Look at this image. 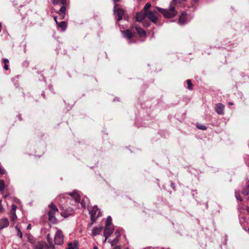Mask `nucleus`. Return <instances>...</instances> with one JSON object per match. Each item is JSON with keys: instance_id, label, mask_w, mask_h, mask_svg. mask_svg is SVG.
I'll return each mask as SVG.
<instances>
[{"instance_id": "nucleus-1", "label": "nucleus", "mask_w": 249, "mask_h": 249, "mask_svg": "<svg viewBox=\"0 0 249 249\" xmlns=\"http://www.w3.org/2000/svg\"><path fill=\"white\" fill-rule=\"evenodd\" d=\"M156 8L160 12L162 13L166 18H173L176 16L177 13L173 6H170L169 10L160 7H157Z\"/></svg>"}, {"instance_id": "nucleus-2", "label": "nucleus", "mask_w": 249, "mask_h": 249, "mask_svg": "<svg viewBox=\"0 0 249 249\" xmlns=\"http://www.w3.org/2000/svg\"><path fill=\"white\" fill-rule=\"evenodd\" d=\"M52 1L54 5H63L58 12V13L61 16V18H63L66 10L65 4L66 3L67 0H52Z\"/></svg>"}, {"instance_id": "nucleus-3", "label": "nucleus", "mask_w": 249, "mask_h": 249, "mask_svg": "<svg viewBox=\"0 0 249 249\" xmlns=\"http://www.w3.org/2000/svg\"><path fill=\"white\" fill-rule=\"evenodd\" d=\"M50 211L48 212L49 220L54 223L56 221L54 215L56 212H58V209L56 206L53 204H51L49 205Z\"/></svg>"}, {"instance_id": "nucleus-4", "label": "nucleus", "mask_w": 249, "mask_h": 249, "mask_svg": "<svg viewBox=\"0 0 249 249\" xmlns=\"http://www.w3.org/2000/svg\"><path fill=\"white\" fill-rule=\"evenodd\" d=\"M54 243L56 245H61L64 241L63 235L60 230H57L54 238Z\"/></svg>"}, {"instance_id": "nucleus-5", "label": "nucleus", "mask_w": 249, "mask_h": 249, "mask_svg": "<svg viewBox=\"0 0 249 249\" xmlns=\"http://www.w3.org/2000/svg\"><path fill=\"white\" fill-rule=\"evenodd\" d=\"M89 213L90 214L91 220L93 222H94L97 218L101 215L100 211L96 206H94L89 211Z\"/></svg>"}, {"instance_id": "nucleus-6", "label": "nucleus", "mask_w": 249, "mask_h": 249, "mask_svg": "<svg viewBox=\"0 0 249 249\" xmlns=\"http://www.w3.org/2000/svg\"><path fill=\"white\" fill-rule=\"evenodd\" d=\"M73 213V210L71 208H65L64 207H62V211L61 214L64 217H68L69 215L72 214Z\"/></svg>"}, {"instance_id": "nucleus-7", "label": "nucleus", "mask_w": 249, "mask_h": 249, "mask_svg": "<svg viewBox=\"0 0 249 249\" xmlns=\"http://www.w3.org/2000/svg\"><path fill=\"white\" fill-rule=\"evenodd\" d=\"M225 106L221 103H218L216 104L215 107V110L216 112L219 115L224 114V109Z\"/></svg>"}, {"instance_id": "nucleus-8", "label": "nucleus", "mask_w": 249, "mask_h": 249, "mask_svg": "<svg viewBox=\"0 0 249 249\" xmlns=\"http://www.w3.org/2000/svg\"><path fill=\"white\" fill-rule=\"evenodd\" d=\"M146 15L147 18L152 22H154V23L157 22L158 18L156 16L154 15L152 12L150 11L146 12Z\"/></svg>"}, {"instance_id": "nucleus-9", "label": "nucleus", "mask_w": 249, "mask_h": 249, "mask_svg": "<svg viewBox=\"0 0 249 249\" xmlns=\"http://www.w3.org/2000/svg\"><path fill=\"white\" fill-rule=\"evenodd\" d=\"M133 26L140 37H142L145 36V31L141 28L138 25L135 24Z\"/></svg>"}, {"instance_id": "nucleus-10", "label": "nucleus", "mask_w": 249, "mask_h": 249, "mask_svg": "<svg viewBox=\"0 0 249 249\" xmlns=\"http://www.w3.org/2000/svg\"><path fill=\"white\" fill-rule=\"evenodd\" d=\"M146 16V12L145 13L143 12L138 13L136 14V20L138 22H142Z\"/></svg>"}, {"instance_id": "nucleus-11", "label": "nucleus", "mask_w": 249, "mask_h": 249, "mask_svg": "<svg viewBox=\"0 0 249 249\" xmlns=\"http://www.w3.org/2000/svg\"><path fill=\"white\" fill-rule=\"evenodd\" d=\"M9 225L8 220L6 218H2L0 220V229H2L7 227Z\"/></svg>"}, {"instance_id": "nucleus-12", "label": "nucleus", "mask_w": 249, "mask_h": 249, "mask_svg": "<svg viewBox=\"0 0 249 249\" xmlns=\"http://www.w3.org/2000/svg\"><path fill=\"white\" fill-rule=\"evenodd\" d=\"M69 195L73 198L75 202H80V196L77 192L74 191L71 193H69Z\"/></svg>"}, {"instance_id": "nucleus-13", "label": "nucleus", "mask_w": 249, "mask_h": 249, "mask_svg": "<svg viewBox=\"0 0 249 249\" xmlns=\"http://www.w3.org/2000/svg\"><path fill=\"white\" fill-rule=\"evenodd\" d=\"M102 228H103L101 226L94 228L92 230V232H91V235L92 236H95L98 234H99L100 233L101 231H102Z\"/></svg>"}, {"instance_id": "nucleus-14", "label": "nucleus", "mask_w": 249, "mask_h": 249, "mask_svg": "<svg viewBox=\"0 0 249 249\" xmlns=\"http://www.w3.org/2000/svg\"><path fill=\"white\" fill-rule=\"evenodd\" d=\"M187 14L185 12L182 13L181 15L179 17L178 22L180 24H183L186 22Z\"/></svg>"}, {"instance_id": "nucleus-15", "label": "nucleus", "mask_w": 249, "mask_h": 249, "mask_svg": "<svg viewBox=\"0 0 249 249\" xmlns=\"http://www.w3.org/2000/svg\"><path fill=\"white\" fill-rule=\"evenodd\" d=\"M114 229L111 226H105L104 234L110 235L113 232Z\"/></svg>"}, {"instance_id": "nucleus-16", "label": "nucleus", "mask_w": 249, "mask_h": 249, "mask_svg": "<svg viewBox=\"0 0 249 249\" xmlns=\"http://www.w3.org/2000/svg\"><path fill=\"white\" fill-rule=\"evenodd\" d=\"M123 33L125 37L128 39H131L133 36V34L130 30H126L123 31Z\"/></svg>"}, {"instance_id": "nucleus-17", "label": "nucleus", "mask_w": 249, "mask_h": 249, "mask_svg": "<svg viewBox=\"0 0 249 249\" xmlns=\"http://www.w3.org/2000/svg\"><path fill=\"white\" fill-rule=\"evenodd\" d=\"M66 249H78L77 242L75 241L73 243H69Z\"/></svg>"}, {"instance_id": "nucleus-18", "label": "nucleus", "mask_w": 249, "mask_h": 249, "mask_svg": "<svg viewBox=\"0 0 249 249\" xmlns=\"http://www.w3.org/2000/svg\"><path fill=\"white\" fill-rule=\"evenodd\" d=\"M124 14V11L122 8H118L117 10V15L118 17L117 19L118 21L121 20L123 19V17Z\"/></svg>"}, {"instance_id": "nucleus-19", "label": "nucleus", "mask_w": 249, "mask_h": 249, "mask_svg": "<svg viewBox=\"0 0 249 249\" xmlns=\"http://www.w3.org/2000/svg\"><path fill=\"white\" fill-rule=\"evenodd\" d=\"M115 234H116V238H115L114 239H113V240H112L110 242V244L112 246L115 245L118 243V238L120 235V233L117 232H115Z\"/></svg>"}, {"instance_id": "nucleus-20", "label": "nucleus", "mask_w": 249, "mask_h": 249, "mask_svg": "<svg viewBox=\"0 0 249 249\" xmlns=\"http://www.w3.org/2000/svg\"><path fill=\"white\" fill-rule=\"evenodd\" d=\"M47 239L48 242L49 243V245L50 246V247H51V248H52L53 249L54 248V245L53 244L52 239L50 234H47Z\"/></svg>"}, {"instance_id": "nucleus-21", "label": "nucleus", "mask_w": 249, "mask_h": 249, "mask_svg": "<svg viewBox=\"0 0 249 249\" xmlns=\"http://www.w3.org/2000/svg\"><path fill=\"white\" fill-rule=\"evenodd\" d=\"M57 25L62 29V31H65L66 29L67 24L65 21L58 22V24H57Z\"/></svg>"}, {"instance_id": "nucleus-22", "label": "nucleus", "mask_w": 249, "mask_h": 249, "mask_svg": "<svg viewBox=\"0 0 249 249\" xmlns=\"http://www.w3.org/2000/svg\"><path fill=\"white\" fill-rule=\"evenodd\" d=\"M89 202V199L88 198H86L82 200L81 202V206L83 208H85L87 206V204Z\"/></svg>"}, {"instance_id": "nucleus-23", "label": "nucleus", "mask_w": 249, "mask_h": 249, "mask_svg": "<svg viewBox=\"0 0 249 249\" xmlns=\"http://www.w3.org/2000/svg\"><path fill=\"white\" fill-rule=\"evenodd\" d=\"M10 219L13 222H15V220L17 219V217L16 214V213H10Z\"/></svg>"}, {"instance_id": "nucleus-24", "label": "nucleus", "mask_w": 249, "mask_h": 249, "mask_svg": "<svg viewBox=\"0 0 249 249\" xmlns=\"http://www.w3.org/2000/svg\"><path fill=\"white\" fill-rule=\"evenodd\" d=\"M112 218L110 216H107L106 220V226H111Z\"/></svg>"}, {"instance_id": "nucleus-25", "label": "nucleus", "mask_w": 249, "mask_h": 249, "mask_svg": "<svg viewBox=\"0 0 249 249\" xmlns=\"http://www.w3.org/2000/svg\"><path fill=\"white\" fill-rule=\"evenodd\" d=\"M5 189V183L3 180H0V191H2Z\"/></svg>"}, {"instance_id": "nucleus-26", "label": "nucleus", "mask_w": 249, "mask_h": 249, "mask_svg": "<svg viewBox=\"0 0 249 249\" xmlns=\"http://www.w3.org/2000/svg\"><path fill=\"white\" fill-rule=\"evenodd\" d=\"M196 127L201 130H206L207 129V127L202 124H197Z\"/></svg>"}, {"instance_id": "nucleus-27", "label": "nucleus", "mask_w": 249, "mask_h": 249, "mask_svg": "<svg viewBox=\"0 0 249 249\" xmlns=\"http://www.w3.org/2000/svg\"><path fill=\"white\" fill-rule=\"evenodd\" d=\"M16 229L17 231V235L20 238H22V232L20 231V229L17 226L16 227Z\"/></svg>"}, {"instance_id": "nucleus-28", "label": "nucleus", "mask_w": 249, "mask_h": 249, "mask_svg": "<svg viewBox=\"0 0 249 249\" xmlns=\"http://www.w3.org/2000/svg\"><path fill=\"white\" fill-rule=\"evenodd\" d=\"M187 83L188 85V89H192L193 88V85L191 83V81L190 79H188L187 80Z\"/></svg>"}, {"instance_id": "nucleus-29", "label": "nucleus", "mask_w": 249, "mask_h": 249, "mask_svg": "<svg viewBox=\"0 0 249 249\" xmlns=\"http://www.w3.org/2000/svg\"><path fill=\"white\" fill-rule=\"evenodd\" d=\"M43 245L41 243H38L35 247L34 249H43Z\"/></svg>"}, {"instance_id": "nucleus-30", "label": "nucleus", "mask_w": 249, "mask_h": 249, "mask_svg": "<svg viewBox=\"0 0 249 249\" xmlns=\"http://www.w3.org/2000/svg\"><path fill=\"white\" fill-rule=\"evenodd\" d=\"M17 206L15 204L12 205V209L10 213H16Z\"/></svg>"}, {"instance_id": "nucleus-31", "label": "nucleus", "mask_w": 249, "mask_h": 249, "mask_svg": "<svg viewBox=\"0 0 249 249\" xmlns=\"http://www.w3.org/2000/svg\"><path fill=\"white\" fill-rule=\"evenodd\" d=\"M151 7V4L149 3H147L144 7V10L145 11H147L148 9L150 8Z\"/></svg>"}, {"instance_id": "nucleus-32", "label": "nucleus", "mask_w": 249, "mask_h": 249, "mask_svg": "<svg viewBox=\"0 0 249 249\" xmlns=\"http://www.w3.org/2000/svg\"><path fill=\"white\" fill-rule=\"evenodd\" d=\"M235 197L237 200L242 201V199H241L239 193H235Z\"/></svg>"}, {"instance_id": "nucleus-33", "label": "nucleus", "mask_w": 249, "mask_h": 249, "mask_svg": "<svg viewBox=\"0 0 249 249\" xmlns=\"http://www.w3.org/2000/svg\"><path fill=\"white\" fill-rule=\"evenodd\" d=\"M5 173V170L0 166V174L2 175Z\"/></svg>"}, {"instance_id": "nucleus-34", "label": "nucleus", "mask_w": 249, "mask_h": 249, "mask_svg": "<svg viewBox=\"0 0 249 249\" xmlns=\"http://www.w3.org/2000/svg\"><path fill=\"white\" fill-rule=\"evenodd\" d=\"M142 24L145 27H148L150 25L149 23H148L146 21H143Z\"/></svg>"}, {"instance_id": "nucleus-35", "label": "nucleus", "mask_w": 249, "mask_h": 249, "mask_svg": "<svg viewBox=\"0 0 249 249\" xmlns=\"http://www.w3.org/2000/svg\"><path fill=\"white\" fill-rule=\"evenodd\" d=\"M2 201L1 200H0V212H2L3 210V207L1 204Z\"/></svg>"}, {"instance_id": "nucleus-36", "label": "nucleus", "mask_w": 249, "mask_h": 249, "mask_svg": "<svg viewBox=\"0 0 249 249\" xmlns=\"http://www.w3.org/2000/svg\"><path fill=\"white\" fill-rule=\"evenodd\" d=\"M3 62L4 63V64L8 63L9 62V60L7 59H4L3 60Z\"/></svg>"}, {"instance_id": "nucleus-37", "label": "nucleus", "mask_w": 249, "mask_h": 249, "mask_svg": "<svg viewBox=\"0 0 249 249\" xmlns=\"http://www.w3.org/2000/svg\"><path fill=\"white\" fill-rule=\"evenodd\" d=\"M4 68L5 70H8L9 69L8 66L7 65V64H4Z\"/></svg>"}, {"instance_id": "nucleus-38", "label": "nucleus", "mask_w": 249, "mask_h": 249, "mask_svg": "<svg viewBox=\"0 0 249 249\" xmlns=\"http://www.w3.org/2000/svg\"><path fill=\"white\" fill-rule=\"evenodd\" d=\"M54 20H55L56 24H58V22L57 21V17H54Z\"/></svg>"}, {"instance_id": "nucleus-39", "label": "nucleus", "mask_w": 249, "mask_h": 249, "mask_svg": "<svg viewBox=\"0 0 249 249\" xmlns=\"http://www.w3.org/2000/svg\"><path fill=\"white\" fill-rule=\"evenodd\" d=\"M27 229L28 230H30V229H31V224H29V225L27 226Z\"/></svg>"}, {"instance_id": "nucleus-40", "label": "nucleus", "mask_w": 249, "mask_h": 249, "mask_svg": "<svg viewBox=\"0 0 249 249\" xmlns=\"http://www.w3.org/2000/svg\"><path fill=\"white\" fill-rule=\"evenodd\" d=\"M242 193H243L244 195H248V192H247L246 191H243V192H242Z\"/></svg>"}, {"instance_id": "nucleus-41", "label": "nucleus", "mask_w": 249, "mask_h": 249, "mask_svg": "<svg viewBox=\"0 0 249 249\" xmlns=\"http://www.w3.org/2000/svg\"><path fill=\"white\" fill-rule=\"evenodd\" d=\"M104 236L105 237V239H107L110 235H108V234H104Z\"/></svg>"}, {"instance_id": "nucleus-42", "label": "nucleus", "mask_w": 249, "mask_h": 249, "mask_svg": "<svg viewBox=\"0 0 249 249\" xmlns=\"http://www.w3.org/2000/svg\"><path fill=\"white\" fill-rule=\"evenodd\" d=\"M247 187H248V188H249V181H248V183H247ZM248 212H249V209H248Z\"/></svg>"}, {"instance_id": "nucleus-43", "label": "nucleus", "mask_w": 249, "mask_h": 249, "mask_svg": "<svg viewBox=\"0 0 249 249\" xmlns=\"http://www.w3.org/2000/svg\"><path fill=\"white\" fill-rule=\"evenodd\" d=\"M114 249H121L120 247L119 246H116Z\"/></svg>"}, {"instance_id": "nucleus-44", "label": "nucleus", "mask_w": 249, "mask_h": 249, "mask_svg": "<svg viewBox=\"0 0 249 249\" xmlns=\"http://www.w3.org/2000/svg\"><path fill=\"white\" fill-rule=\"evenodd\" d=\"M116 5H117L116 4H114V11H115V9L116 8Z\"/></svg>"}, {"instance_id": "nucleus-45", "label": "nucleus", "mask_w": 249, "mask_h": 249, "mask_svg": "<svg viewBox=\"0 0 249 249\" xmlns=\"http://www.w3.org/2000/svg\"><path fill=\"white\" fill-rule=\"evenodd\" d=\"M171 186L173 188H174V189L175 188V186L173 183H171Z\"/></svg>"}, {"instance_id": "nucleus-46", "label": "nucleus", "mask_w": 249, "mask_h": 249, "mask_svg": "<svg viewBox=\"0 0 249 249\" xmlns=\"http://www.w3.org/2000/svg\"><path fill=\"white\" fill-rule=\"evenodd\" d=\"M244 230L247 231H248L249 232V228H248L247 230L246 229H244Z\"/></svg>"}, {"instance_id": "nucleus-47", "label": "nucleus", "mask_w": 249, "mask_h": 249, "mask_svg": "<svg viewBox=\"0 0 249 249\" xmlns=\"http://www.w3.org/2000/svg\"><path fill=\"white\" fill-rule=\"evenodd\" d=\"M229 105H233V103L232 102H229Z\"/></svg>"}, {"instance_id": "nucleus-48", "label": "nucleus", "mask_w": 249, "mask_h": 249, "mask_svg": "<svg viewBox=\"0 0 249 249\" xmlns=\"http://www.w3.org/2000/svg\"><path fill=\"white\" fill-rule=\"evenodd\" d=\"M93 249H98L97 247H96V246H94V247H93Z\"/></svg>"}, {"instance_id": "nucleus-49", "label": "nucleus", "mask_w": 249, "mask_h": 249, "mask_svg": "<svg viewBox=\"0 0 249 249\" xmlns=\"http://www.w3.org/2000/svg\"><path fill=\"white\" fill-rule=\"evenodd\" d=\"M114 2L116 3L117 2V1H119L120 0H113Z\"/></svg>"}, {"instance_id": "nucleus-50", "label": "nucleus", "mask_w": 249, "mask_h": 249, "mask_svg": "<svg viewBox=\"0 0 249 249\" xmlns=\"http://www.w3.org/2000/svg\"><path fill=\"white\" fill-rule=\"evenodd\" d=\"M63 196H64L63 195H60V196H59V197H61Z\"/></svg>"}, {"instance_id": "nucleus-51", "label": "nucleus", "mask_w": 249, "mask_h": 249, "mask_svg": "<svg viewBox=\"0 0 249 249\" xmlns=\"http://www.w3.org/2000/svg\"><path fill=\"white\" fill-rule=\"evenodd\" d=\"M107 240V239H105L104 242H106Z\"/></svg>"}, {"instance_id": "nucleus-52", "label": "nucleus", "mask_w": 249, "mask_h": 249, "mask_svg": "<svg viewBox=\"0 0 249 249\" xmlns=\"http://www.w3.org/2000/svg\"><path fill=\"white\" fill-rule=\"evenodd\" d=\"M1 26V23L0 22V27Z\"/></svg>"}]
</instances>
